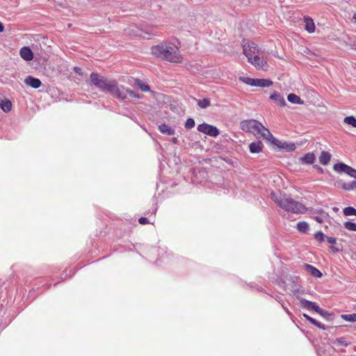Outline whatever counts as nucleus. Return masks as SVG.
<instances>
[{"instance_id":"de8ad7c7","label":"nucleus","mask_w":356,"mask_h":356,"mask_svg":"<svg viewBox=\"0 0 356 356\" xmlns=\"http://www.w3.org/2000/svg\"><path fill=\"white\" fill-rule=\"evenodd\" d=\"M282 305L284 310L286 312V313L288 314V316L291 318L293 316L292 313L289 310V309L287 307H284L283 305V304H282Z\"/></svg>"},{"instance_id":"4be33fe9","label":"nucleus","mask_w":356,"mask_h":356,"mask_svg":"<svg viewBox=\"0 0 356 356\" xmlns=\"http://www.w3.org/2000/svg\"><path fill=\"white\" fill-rule=\"evenodd\" d=\"M0 108L3 112L8 113L12 109V103L8 99H1Z\"/></svg>"},{"instance_id":"49530a36","label":"nucleus","mask_w":356,"mask_h":356,"mask_svg":"<svg viewBox=\"0 0 356 356\" xmlns=\"http://www.w3.org/2000/svg\"><path fill=\"white\" fill-rule=\"evenodd\" d=\"M330 249L332 250V252L334 253H337V252H339V251L341 250V249L337 248V247H334V246H330Z\"/></svg>"},{"instance_id":"c03bdc74","label":"nucleus","mask_w":356,"mask_h":356,"mask_svg":"<svg viewBox=\"0 0 356 356\" xmlns=\"http://www.w3.org/2000/svg\"><path fill=\"white\" fill-rule=\"evenodd\" d=\"M326 239H327V242L332 245L336 244V243H337V239L334 237L326 236Z\"/></svg>"},{"instance_id":"58836bf2","label":"nucleus","mask_w":356,"mask_h":356,"mask_svg":"<svg viewBox=\"0 0 356 356\" xmlns=\"http://www.w3.org/2000/svg\"><path fill=\"white\" fill-rule=\"evenodd\" d=\"M270 143L277 146L279 149H280V146H282L283 145V143L282 141L278 140L277 138H275L273 136V139L270 140Z\"/></svg>"},{"instance_id":"8fccbe9b","label":"nucleus","mask_w":356,"mask_h":356,"mask_svg":"<svg viewBox=\"0 0 356 356\" xmlns=\"http://www.w3.org/2000/svg\"><path fill=\"white\" fill-rule=\"evenodd\" d=\"M4 30L3 24L0 22V33L3 32Z\"/></svg>"},{"instance_id":"a211bd4d","label":"nucleus","mask_w":356,"mask_h":356,"mask_svg":"<svg viewBox=\"0 0 356 356\" xmlns=\"http://www.w3.org/2000/svg\"><path fill=\"white\" fill-rule=\"evenodd\" d=\"M305 29V30L312 33L315 31V24L313 19L310 17H304Z\"/></svg>"},{"instance_id":"ea45409f","label":"nucleus","mask_w":356,"mask_h":356,"mask_svg":"<svg viewBox=\"0 0 356 356\" xmlns=\"http://www.w3.org/2000/svg\"><path fill=\"white\" fill-rule=\"evenodd\" d=\"M313 213H319L321 215L324 216V218H328L329 215L327 213L325 212L322 209H316L313 211Z\"/></svg>"},{"instance_id":"4468645a","label":"nucleus","mask_w":356,"mask_h":356,"mask_svg":"<svg viewBox=\"0 0 356 356\" xmlns=\"http://www.w3.org/2000/svg\"><path fill=\"white\" fill-rule=\"evenodd\" d=\"M270 99L279 104V105L282 107H284L286 105V102L284 97L280 92H278L277 91H274L273 92V94L270 95Z\"/></svg>"},{"instance_id":"72a5a7b5","label":"nucleus","mask_w":356,"mask_h":356,"mask_svg":"<svg viewBox=\"0 0 356 356\" xmlns=\"http://www.w3.org/2000/svg\"><path fill=\"white\" fill-rule=\"evenodd\" d=\"M343 227L345 229L349 231L356 232V223L347 221L343 223Z\"/></svg>"},{"instance_id":"e433bc0d","label":"nucleus","mask_w":356,"mask_h":356,"mask_svg":"<svg viewBox=\"0 0 356 356\" xmlns=\"http://www.w3.org/2000/svg\"><path fill=\"white\" fill-rule=\"evenodd\" d=\"M247 49H248V51L250 54H252V57L253 56H254V54L257 50V45L254 43V42H252L251 44H249L248 45V47H246Z\"/></svg>"},{"instance_id":"79ce46f5","label":"nucleus","mask_w":356,"mask_h":356,"mask_svg":"<svg viewBox=\"0 0 356 356\" xmlns=\"http://www.w3.org/2000/svg\"><path fill=\"white\" fill-rule=\"evenodd\" d=\"M73 71L80 76H83L82 69L79 67L75 66L73 67Z\"/></svg>"},{"instance_id":"7c9ffc66","label":"nucleus","mask_w":356,"mask_h":356,"mask_svg":"<svg viewBox=\"0 0 356 356\" xmlns=\"http://www.w3.org/2000/svg\"><path fill=\"white\" fill-rule=\"evenodd\" d=\"M341 318L345 320L346 321L348 322H356V314H341Z\"/></svg>"},{"instance_id":"1a4fd4ad","label":"nucleus","mask_w":356,"mask_h":356,"mask_svg":"<svg viewBox=\"0 0 356 356\" xmlns=\"http://www.w3.org/2000/svg\"><path fill=\"white\" fill-rule=\"evenodd\" d=\"M118 90L123 93V95H122L123 97H117L118 99H125L127 98V95H129V96L131 98H138V99L140 98V95L138 94H136L134 90H132L131 89L125 88L122 86H120L118 85Z\"/></svg>"},{"instance_id":"dca6fc26","label":"nucleus","mask_w":356,"mask_h":356,"mask_svg":"<svg viewBox=\"0 0 356 356\" xmlns=\"http://www.w3.org/2000/svg\"><path fill=\"white\" fill-rule=\"evenodd\" d=\"M158 129L161 133L167 136H172L175 134V129L165 123L160 124Z\"/></svg>"},{"instance_id":"37998d69","label":"nucleus","mask_w":356,"mask_h":356,"mask_svg":"<svg viewBox=\"0 0 356 356\" xmlns=\"http://www.w3.org/2000/svg\"><path fill=\"white\" fill-rule=\"evenodd\" d=\"M138 222L141 225H146L149 223V220L145 217H141L138 219Z\"/></svg>"},{"instance_id":"a19ab883","label":"nucleus","mask_w":356,"mask_h":356,"mask_svg":"<svg viewBox=\"0 0 356 356\" xmlns=\"http://www.w3.org/2000/svg\"><path fill=\"white\" fill-rule=\"evenodd\" d=\"M326 218L323 215L314 216V219L318 223H322Z\"/></svg>"},{"instance_id":"2eb2a0df","label":"nucleus","mask_w":356,"mask_h":356,"mask_svg":"<svg viewBox=\"0 0 356 356\" xmlns=\"http://www.w3.org/2000/svg\"><path fill=\"white\" fill-rule=\"evenodd\" d=\"M330 343L338 347H347L351 344V341L347 340V338L345 337H341L334 340H331Z\"/></svg>"},{"instance_id":"423d86ee","label":"nucleus","mask_w":356,"mask_h":356,"mask_svg":"<svg viewBox=\"0 0 356 356\" xmlns=\"http://www.w3.org/2000/svg\"><path fill=\"white\" fill-rule=\"evenodd\" d=\"M197 129L198 131L202 132L211 137H216L220 134L219 130L216 127L207 123L199 124Z\"/></svg>"},{"instance_id":"b1692460","label":"nucleus","mask_w":356,"mask_h":356,"mask_svg":"<svg viewBox=\"0 0 356 356\" xmlns=\"http://www.w3.org/2000/svg\"><path fill=\"white\" fill-rule=\"evenodd\" d=\"M297 229L302 233L306 234L309 229V224L305 221H300L297 223Z\"/></svg>"},{"instance_id":"0eeeda50","label":"nucleus","mask_w":356,"mask_h":356,"mask_svg":"<svg viewBox=\"0 0 356 356\" xmlns=\"http://www.w3.org/2000/svg\"><path fill=\"white\" fill-rule=\"evenodd\" d=\"M243 54L248 58V61L252 64H254L255 66L262 67L264 63H266V61L261 60L258 55H254L252 57V54L248 51V49L245 45L243 46Z\"/></svg>"},{"instance_id":"a18cd8bd","label":"nucleus","mask_w":356,"mask_h":356,"mask_svg":"<svg viewBox=\"0 0 356 356\" xmlns=\"http://www.w3.org/2000/svg\"><path fill=\"white\" fill-rule=\"evenodd\" d=\"M314 168H315L316 170H317V171L320 173V174H323V168H321V166H319L318 165H313Z\"/></svg>"},{"instance_id":"39448f33","label":"nucleus","mask_w":356,"mask_h":356,"mask_svg":"<svg viewBox=\"0 0 356 356\" xmlns=\"http://www.w3.org/2000/svg\"><path fill=\"white\" fill-rule=\"evenodd\" d=\"M333 169L334 171L341 173L344 172L351 177L356 179V169L346 165V163L339 162L334 165Z\"/></svg>"},{"instance_id":"5701e85b","label":"nucleus","mask_w":356,"mask_h":356,"mask_svg":"<svg viewBox=\"0 0 356 356\" xmlns=\"http://www.w3.org/2000/svg\"><path fill=\"white\" fill-rule=\"evenodd\" d=\"M287 99L289 102L292 104H302L303 101L300 99V97L296 94L290 93L288 95Z\"/></svg>"},{"instance_id":"a878e982","label":"nucleus","mask_w":356,"mask_h":356,"mask_svg":"<svg viewBox=\"0 0 356 356\" xmlns=\"http://www.w3.org/2000/svg\"><path fill=\"white\" fill-rule=\"evenodd\" d=\"M195 100L197 102V105L200 108L204 109L210 106L211 101L209 98H204L203 99Z\"/></svg>"},{"instance_id":"9d476101","label":"nucleus","mask_w":356,"mask_h":356,"mask_svg":"<svg viewBox=\"0 0 356 356\" xmlns=\"http://www.w3.org/2000/svg\"><path fill=\"white\" fill-rule=\"evenodd\" d=\"M20 56L26 61H30L33 59V53L29 47H23L19 51Z\"/></svg>"},{"instance_id":"f257e3e1","label":"nucleus","mask_w":356,"mask_h":356,"mask_svg":"<svg viewBox=\"0 0 356 356\" xmlns=\"http://www.w3.org/2000/svg\"><path fill=\"white\" fill-rule=\"evenodd\" d=\"M152 54L157 58L170 63H179L181 56L179 47L170 42H161L152 47Z\"/></svg>"},{"instance_id":"6ab92c4d","label":"nucleus","mask_w":356,"mask_h":356,"mask_svg":"<svg viewBox=\"0 0 356 356\" xmlns=\"http://www.w3.org/2000/svg\"><path fill=\"white\" fill-rule=\"evenodd\" d=\"M316 312L320 314L322 317H323L327 321H332L334 320V314L330 313L327 310H325L321 308L319 306L318 308H316Z\"/></svg>"},{"instance_id":"2f4dec72","label":"nucleus","mask_w":356,"mask_h":356,"mask_svg":"<svg viewBox=\"0 0 356 356\" xmlns=\"http://www.w3.org/2000/svg\"><path fill=\"white\" fill-rule=\"evenodd\" d=\"M343 213L346 216H354L356 213V209L353 207H347L343 209Z\"/></svg>"},{"instance_id":"473e14b6","label":"nucleus","mask_w":356,"mask_h":356,"mask_svg":"<svg viewBox=\"0 0 356 356\" xmlns=\"http://www.w3.org/2000/svg\"><path fill=\"white\" fill-rule=\"evenodd\" d=\"M326 236L321 231H318L314 234V238L319 243H321L324 241Z\"/></svg>"},{"instance_id":"3c124183","label":"nucleus","mask_w":356,"mask_h":356,"mask_svg":"<svg viewBox=\"0 0 356 356\" xmlns=\"http://www.w3.org/2000/svg\"><path fill=\"white\" fill-rule=\"evenodd\" d=\"M303 317L305 318L307 321H309V319L310 318L311 316H309V315L306 314H302Z\"/></svg>"},{"instance_id":"c756f323","label":"nucleus","mask_w":356,"mask_h":356,"mask_svg":"<svg viewBox=\"0 0 356 356\" xmlns=\"http://www.w3.org/2000/svg\"><path fill=\"white\" fill-rule=\"evenodd\" d=\"M343 122L347 124L352 126L354 128H356V118L353 116H347L344 118Z\"/></svg>"},{"instance_id":"c85d7f7f","label":"nucleus","mask_w":356,"mask_h":356,"mask_svg":"<svg viewBox=\"0 0 356 356\" xmlns=\"http://www.w3.org/2000/svg\"><path fill=\"white\" fill-rule=\"evenodd\" d=\"M341 188L345 191H351L356 188V180L349 183H343Z\"/></svg>"},{"instance_id":"7ed1b4c3","label":"nucleus","mask_w":356,"mask_h":356,"mask_svg":"<svg viewBox=\"0 0 356 356\" xmlns=\"http://www.w3.org/2000/svg\"><path fill=\"white\" fill-rule=\"evenodd\" d=\"M274 202L282 209L293 213H302L306 211V207L300 202L294 200L290 195L280 194L275 195L271 193Z\"/></svg>"},{"instance_id":"f8f14e48","label":"nucleus","mask_w":356,"mask_h":356,"mask_svg":"<svg viewBox=\"0 0 356 356\" xmlns=\"http://www.w3.org/2000/svg\"><path fill=\"white\" fill-rule=\"evenodd\" d=\"M24 83L34 89L39 88L42 85V82L39 79L32 76H26L24 79Z\"/></svg>"},{"instance_id":"c9c22d12","label":"nucleus","mask_w":356,"mask_h":356,"mask_svg":"<svg viewBox=\"0 0 356 356\" xmlns=\"http://www.w3.org/2000/svg\"><path fill=\"white\" fill-rule=\"evenodd\" d=\"M240 80L251 86H254L255 83V79L250 77H240Z\"/></svg>"},{"instance_id":"4c0bfd02","label":"nucleus","mask_w":356,"mask_h":356,"mask_svg":"<svg viewBox=\"0 0 356 356\" xmlns=\"http://www.w3.org/2000/svg\"><path fill=\"white\" fill-rule=\"evenodd\" d=\"M195 120L193 118H189L186 121L185 128L186 129H191L195 127Z\"/></svg>"},{"instance_id":"f704fd0d","label":"nucleus","mask_w":356,"mask_h":356,"mask_svg":"<svg viewBox=\"0 0 356 356\" xmlns=\"http://www.w3.org/2000/svg\"><path fill=\"white\" fill-rule=\"evenodd\" d=\"M308 321H309L312 324H313L314 325L316 326L317 327H318L321 330L326 329V327L324 324H323L321 322L317 321L315 318H314L312 317H310V318L309 319Z\"/></svg>"},{"instance_id":"f3484780","label":"nucleus","mask_w":356,"mask_h":356,"mask_svg":"<svg viewBox=\"0 0 356 356\" xmlns=\"http://www.w3.org/2000/svg\"><path fill=\"white\" fill-rule=\"evenodd\" d=\"M264 145L261 141L252 142L249 145V149L251 153H259L262 151Z\"/></svg>"},{"instance_id":"20e7f679","label":"nucleus","mask_w":356,"mask_h":356,"mask_svg":"<svg viewBox=\"0 0 356 356\" xmlns=\"http://www.w3.org/2000/svg\"><path fill=\"white\" fill-rule=\"evenodd\" d=\"M240 127L243 131L254 134H259L261 132V128H264L261 123L253 119L243 120L241 122Z\"/></svg>"},{"instance_id":"ddd939ff","label":"nucleus","mask_w":356,"mask_h":356,"mask_svg":"<svg viewBox=\"0 0 356 356\" xmlns=\"http://www.w3.org/2000/svg\"><path fill=\"white\" fill-rule=\"evenodd\" d=\"M302 267L307 272L314 277L320 278L323 276L322 273L318 269L310 264H304Z\"/></svg>"},{"instance_id":"aec40b11","label":"nucleus","mask_w":356,"mask_h":356,"mask_svg":"<svg viewBox=\"0 0 356 356\" xmlns=\"http://www.w3.org/2000/svg\"><path fill=\"white\" fill-rule=\"evenodd\" d=\"M273 85V81L268 79H255V83L254 86L261 88H268Z\"/></svg>"},{"instance_id":"393cba45","label":"nucleus","mask_w":356,"mask_h":356,"mask_svg":"<svg viewBox=\"0 0 356 356\" xmlns=\"http://www.w3.org/2000/svg\"><path fill=\"white\" fill-rule=\"evenodd\" d=\"M258 134H261L264 139H266L267 140L269 141H270L273 138V136L270 132V131L268 129L265 128L264 127V128H261V132H259Z\"/></svg>"},{"instance_id":"09e8293b","label":"nucleus","mask_w":356,"mask_h":356,"mask_svg":"<svg viewBox=\"0 0 356 356\" xmlns=\"http://www.w3.org/2000/svg\"><path fill=\"white\" fill-rule=\"evenodd\" d=\"M172 143L173 144H178V143H179V140H178V138H176V137L172 138Z\"/></svg>"},{"instance_id":"412c9836","label":"nucleus","mask_w":356,"mask_h":356,"mask_svg":"<svg viewBox=\"0 0 356 356\" xmlns=\"http://www.w3.org/2000/svg\"><path fill=\"white\" fill-rule=\"evenodd\" d=\"M332 155L330 152L323 151L319 156V162L324 165H326L330 161Z\"/></svg>"},{"instance_id":"6e6552de","label":"nucleus","mask_w":356,"mask_h":356,"mask_svg":"<svg viewBox=\"0 0 356 356\" xmlns=\"http://www.w3.org/2000/svg\"><path fill=\"white\" fill-rule=\"evenodd\" d=\"M297 299L299 300V305L303 309L316 312V308L318 307L316 302L307 300L302 297L297 296Z\"/></svg>"},{"instance_id":"bb28decb","label":"nucleus","mask_w":356,"mask_h":356,"mask_svg":"<svg viewBox=\"0 0 356 356\" xmlns=\"http://www.w3.org/2000/svg\"><path fill=\"white\" fill-rule=\"evenodd\" d=\"M135 84L143 92H148L150 90L149 86L138 79L135 80Z\"/></svg>"},{"instance_id":"cd10ccee","label":"nucleus","mask_w":356,"mask_h":356,"mask_svg":"<svg viewBox=\"0 0 356 356\" xmlns=\"http://www.w3.org/2000/svg\"><path fill=\"white\" fill-rule=\"evenodd\" d=\"M281 149H286L289 152H292L296 149V145L293 143H286L284 141L283 145L280 146Z\"/></svg>"},{"instance_id":"603ef678","label":"nucleus","mask_w":356,"mask_h":356,"mask_svg":"<svg viewBox=\"0 0 356 356\" xmlns=\"http://www.w3.org/2000/svg\"><path fill=\"white\" fill-rule=\"evenodd\" d=\"M353 19L355 20L356 22V13L353 15Z\"/></svg>"},{"instance_id":"f03ea898","label":"nucleus","mask_w":356,"mask_h":356,"mask_svg":"<svg viewBox=\"0 0 356 356\" xmlns=\"http://www.w3.org/2000/svg\"><path fill=\"white\" fill-rule=\"evenodd\" d=\"M89 84L94 86L101 92H108L116 97H123V93L118 90V83L115 80L108 79L99 73L90 74Z\"/></svg>"},{"instance_id":"9b49d317","label":"nucleus","mask_w":356,"mask_h":356,"mask_svg":"<svg viewBox=\"0 0 356 356\" xmlns=\"http://www.w3.org/2000/svg\"><path fill=\"white\" fill-rule=\"evenodd\" d=\"M316 161V156L313 152H309L299 159V163L302 165L313 164Z\"/></svg>"}]
</instances>
